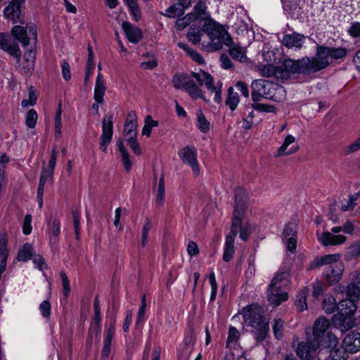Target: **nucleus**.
I'll return each mask as SVG.
<instances>
[{"instance_id":"nucleus-58","label":"nucleus","mask_w":360,"mask_h":360,"mask_svg":"<svg viewBox=\"0 0 360 360\" xmlns=\"http://www.w3.org/2000/svg\"><path fill=\"white\" fill-rule=\"evenodd\" d=\"M34 61L30 60V58H27V60H24L22 70L25 75H30L34 70Z\"/></svg>"},{"instance_id":"nucleus-14","label":"nucleus","mask_w":360,"mask_h":360,"mask_svg":"<svg viewBox=\"0 0 360 360\" xmlns=\"http://www.w3.org/2000/svg\"><path fill=\"white\" fill-rule=\"evenodd\" d=\"M240 226L231 225V231L226 238L225 248L223 255L224 261L229 262L234 254V240L238 234V228Z\"/></svg>"},{"instance_id":"nucleus-25","label":"nucleus","mask_w":360,"mask_h":360,"mask_svg":"<svg viewBox=\"0 0 360 360\" xmlns=\"http://www.w3.org/2000/svg\"><path fill=\"white\" fill-rule=\"evenodd\" d=\"M106 87L102 75L99 72L97 75L94 89V99L98 103H102Z\"/></svg>"},{"instance_id":"nucleus-16","label":"nucleus","mask_w":360,"mask_h":360,"mask_svg":"<svg viewBox=\"0 0 360 360\" xmlns=\"http://www.w3.org/2000/svg\"><path fill=\"white\" fill-rule=\"evenodd\" d=\"M329 326V321L325 317H320L315 321L313 328V340L319 342V345H321Z\"/></svg>"},{"instance_id":"nucleus-36","label":"nucleus","mask_w":360,"mask_h":360,"mask_svg":"<svg viewBox=\"0 0 360 360\" xmlns=\"http://www.w3.org/2000/svg\"><path fill=\"white\" fill-rule=\"evenodd\" d=\"M258 70L260 74L264 77H275L276 79H278V65L274 66L271 64L261 65L259 66Z\"/></svg>"},{"instance_id":"nucleus-7","label":"nucleus","mask_w":360,"mask_h":360,"mask_svg":"<svg viewBox=\"0 0 360 360\" xmlns=\"http://www.w3.org/2000/svg\"><path fill=\"white\" fill-rule=\"evenodd\" d=\"M235 205L232 224L240 226L242 221V212L245 209L247 196L245 190L241 187H237L234 190Z\"/></svg>"},{"instance_id":"nucleus-1","label":"nucleus","mask_w":360,"mask_h":360,"mask_svg":"<svg viewBox=\"0 0 360 360\" xmlns=\"http://www.w3.org/2000/svg\"><path fill=\"white\" fill-rule=\"evenodd\" d=\"M348 53V49L343 47H332L318 45L315 55L312 57L305 56L309 75L323 70L334 61L344 60Z\"/></svg>"},{"instance_id":"nucleus-33","label":"nucleus","mask_w":360,"mask_h":360,"mask_svg":"<svg viewBox=\"0 0 360 360\" xmlns=\"http://www.w3.org/2000/svg\"><path fill=\"white\" fill-rule=\"evenodd\" d=\"M338 304L333 296L324 298L322 302V308L326 314H333L338 310Z\"/></svg>"},{"instance_id":"nucleus-11","label":"nucleus","mask_w":360,"mask_h":360,"mask_svg":"<svg viewBox=\"0 0 360 360\" xmlns=\"http://www.w3.org/2000/svg\"><path fill=\"white\" fill-rule=\"evenodd\" d=\"M0 49L13 56L16 59L17 63L20 62L22 52L18 45L11 41L8 35L4 33H0Z\"/></svg>"},{"instance_id":"nucleus-57","label":"nucleus","mask_w":360,"mask_h":360,"mask_svg":"<svg viewBox=\"0 0 360 360\" xmlns=\"http://www.w3.org/2000/svg\"><path fill=\"white\" fill-rule=\"evenodd\" d=\"M39 309L41 313V315L48 318L51 314V304L49 301L44 300L39 305Z\"/></svg>"},{"instance_id":"nucleus-37","label":"nucleus","mask_w":360,"mask_h":360,"mask_svg":"<svg viewBox=\"0 0 360 360\" xmlns=\"http://www.w3.org/2000/svg\"><path fill=\"white\" fill-rule=\"evenodd\" d=\"M206 9L205 2L200 0L194 7L195 14H193V18L195 20L197 18L206 19L208 18L209 14L206 12Z\"/></svg>"},{"instance_id":"nucleus-19","label":"nucleus","mask_w":360,"mask_h":360,"mask_svg":"<svg viewBox=\"0 0 360 360\" xmlns=\"http://www.w3.org/2000/svg\"><path fill=\"white\" fill-rule=\"evenodd\" d=\"M319 241L323 246L337 245L344 243L347 237L343 235H334L329 231H324L318 236Z\"/></svg>"},{"instance_id":"nucleus-50","label":"nucleus","mask_w":360,"mask_h":360,"mask_svg":"<svg viewBox=\"0 0 360 360\" xmlns=\"http://www.w3.org/2000/svg\"><path fill=\"white\" fill-rule=\"evenodd\" d=\"M209 281H210L211 288H212L210 301L213 302L216 298L217 293V289H218V286H217V281L215 279V275H214V272H212L210 274Z\"/></svg>"},{"instance_id":"nucleus-27","label":"nucleus","mask_w":360,"mask_h":360,"mask_svg":"<svg viewBox=\"0 0 360 360\" xmlns=\"http://www.w3.org/2000/svg\"><path fill=\"white\" fill-rule=\"evenodd\" d=\"M191 79V76L187 74H176L173 76L172 82L175 89L185 90Z\"/></svg>"},{"instance_id":"nucleus-44","label":"nucleus","mask_w":360,"mask_h":360,"mask_svg":"<svg viewBox=\"0 0 360 360\" xmlns=\"http://www.w3.org/2000/svg\"><path fill=\"white\" fill-rule=\"evenodd\" d=\"M193 16V13H189L184 18L177 19L175 24L176 30H182L187 27L191 20H194Z\"/></svg>"},{"instance_id":"nucleus-45","label":"nucleus","mask_w":360,"mask_h":360,"mask_svg":"<svg viewBox=\"0 0 360 360\" xmlns=\"http://www.w3.org/2000/svg\"><path fill=\"white\" fill-rule=\"evenodd\" d=\"M359 194L358 193H356L352 195H350L349 199L347 202L346 204L342 205L341 210L342 212L349 211L352 210L355 205H356V201L359 198Z\"/></svg>"},{"instance_id":"nucleus-54","label":"nucleus","mask_w":360,"mask_h":360,"mask_svg":"<svg viewBox=\"0 0 360 360\" xmlns=\"http://www.w3.org/2000/svg\"><path fill=\"white\" fill-rule=\"evenodd\" d=\"M146 295H143L141 297V305L140 306L137 318H136V323L141 322L143 319L145 312H146Z\"/></svg>"},{"instance_id":"nucleus-46","label":"nucleus","mask_w":360,"mask_h":360,"mask_svg":"<svg viewBox=\"0 0 360 360\" xmlns=\"http://www.w3.org/2000/svg\"><path fill=\"white\" fill-rule=\"evenodd\" d=\"M37 120V113L34 109L30 110L26 115L25 123L30 128H34Z\"/></svg>"},{"instance_id":"nucleus-47","label":"nucleus","mask_w":360,"mask_h":360,"mask_svg":"<svg viewBox=\"0 0 360 360\" xmlns=\"http://www.w3.org/2000/svg\"><path fill=\"white\" fill-rule=\"evenodd\" d=\"M297 231L295 230V226L292 223L288 224L283 232V240L288 238L290 237H296Z\"/></svg>"},{"instance_id":"nucleus-28","label":"nucleus","mask_w":360,"mask_h":360,"mask_svg":"<svg viewBox=\"0 0 360 360\" xmlns=\"http://www.w3.org/2000/svg\"><path fill=\"white\" fill-rule=\"evenodd\" d=\"M309 292V289L307 288H304L300 290L297 295L295 305L297 310L300 312H302L307 309L306 299Z\"/></svg>"},{"instance_id":"nucleus-10","label":"nucleus","mask_w":360,"mask_h":360,"mask_svg":"<svg viewBox=\"0 0 360 360\" xmlns=\"http://www.w3.org/2000/svg\"><path fill=\"white\" fill-rule=\"evenodd\" d=\"M327 338L329 341L328 348H330L329 356L330 360H347L349 353L342 345H338V340L336 336L328 333Z\"/></svg>"},{"instance_id":"nucleus-15","label":"nucleus","mask_w":360,"mask_h":360,"mask_svg":"<svg viewBox=\"0 0 360 360\" xmlns=\"http://www.w3.org/2000/svg\"><path fill=\"white\" fill-rule=\"evenodd\" d=\"M342 346L349 354L360 350V333L354 330L350 332L345 337Z\"/></svg>"},{"instance_id":"nucleus-61","label":"nucleus","mask_w":360,"mask_h":360,"mask_svg":"<svg viewBox=\"0 0 360 360\" xmlns=\"http://www.w3.org/2000/svg\"><path fill=\"white\" fill-rule=\"evenodd\" d=\"M193 346H184L179 352L180 360H188L193 351Z\"/></svg>"},{"instance_id":"nucleus-6","label":"nucleus","mask_w":360,"mask_h":360,"mask_svg":"<svg viewBox=\"0 0 360 360\" xmlns=\"http://www.w3.org/2000/svg\"><path fill=\"white\" fill-rule=\"evenodd\" d=\"M191 76L196 79L200 86L205 84V86L210 91L215 93L214 98L215 102L218 103L221 102L222 83L221 82H218L217 84L214 85L213 77L210 73L203 70H200V73L192 72Z\"/></svg>"},{"instance_id":"nucleus-51","label":"nucleus","mask_w":360,"mask_h":360,"mask_svg":"<svg viewBox=\"0 0 360 360\" xmlns=\"http://www.w3.org/2000/svg\"><path fill=\"white\" fill-rule=\"evenodd\" d=\"M252 107L253 109L259 112H273L276 110V108L274 105L257 103L252 104Z\"/></svg>"},{"instance_id":"nucleus-12","label":"nucleus","mask_w":360,"mask_h":360,"mask_svg":"<svg viewBox=\"0 0 360 360\" xmlns=\"http://www.w3.org/2000/svg\"><path fill=\"white\" fill-rule=\"evenodd\" d=\"M344 269V264L341 262L329 266L324 272L327 284L328 285H332L338 283L342 278Z\"/></svg>"},{"instance_id":"nucleus-49","label":"nucleus","mask_w":360,"mask_h":360,"mask_svg":"<svg viewBox=\"0 0 360 360\" xmlns=\"http://www.w3.org/2000/svg\"><path fill=\"white\" fill-rule=\"evenodd\" d=\"M72 217H73V224H74V229H75V238L76 240H79V236H80V220H79V214L77 210L72 211Z\"/></svg>"},{"instance_id":"nucleus-35","label":"nucleus","mask_w":360,"mask_h":360,"mask_svg":"<svg viewBox=\"0 0 360 360\" xmlns=\"http://www.w3.org/2000/svg\"><path fill=\"white\" fill-rule=\"evenodd\" d=\"M50 231L52 234L50 237V244L52 246L57 245L58 243V236L60 232V225L58 220H53L52 224L50 226Z\"/></svg>"},{"instance_id":"nucleus-63","label":"nucleus","mask_w":360,"mask_h":360,"mask_svg":"<svg viewBox=\"0 0 360 360\" xmlns=\"http://www.w3.org/2000/svg\"><path fill=\"white\" fill-rule=\"evenodd\" d=\"M63 77L65 80L68 81L71 78L70 68V65L66 61L61 63Z\"/></svg>"},{"instance_id":"nucleus-4","label":"nucleus","mask_w":360,"mask_h":360,"mask_svg":"<svg viewBox=\"0 0 360 360\" xmlns=\"http://www.w3.org/2000/svg\"><path fill=\"white\" fill-rule=\"evenodd\" d=\"M202 31L207 33L211 40V46L215 50H220L223 45H231L232 38L226 29L212 20L205 22Z\"/></svg>"},{"instance_id":"nucleus-17","label":"nucleus","mask_w":360,"mask_h":360,"mask_svg":"<svg viewBox=\"0 0 360 360\" xmlns=\"http://www.w3.org/2000/svg\"><path fill=\"white\" fill-rule=\"evenodd\" d=\"M25 0H11L10 4L4 8V13L6 18L11 19L14 22L20 21L21 15V5Z\"/></svg>"},{"instance_id":"nucleus-52","label":"nucleus","mask_w":360,"mask_h":360,"mask_svg":"<svg viewBox=\"0 0 360 360\" xmlns=\"http://www.w3.org/2000/svg\"><path fill=\"white\" fill-rule=\"evenodd\" d=\"M60 276L62 280L63 295L65 297H68L70 292V286L68 278L64 271H60Z\"/></svg>"},{"instance_id":"nucleus-38","label":"nucleus","mask_w":360,"mask_h":360,"mask_svg":"<svg viewBox=\"0 0 360 360\" xmlns=\"http://www.w3.org/2000/svg\"><path fill=\"white\" fill-rule=\"evenodd\" d=\"M360 257V240L352 243L345 253V259L349 261Z\"/></svg>"},{"instance_id":"nucleus-23","label":"nucleus","mask_w":360,"mask_h":360,"mask_svg":"<svg viewBox=\"0 0 360 360\" xmlns=\"http://www.w3.org/2000/svg\"><path fill=\"white\" fill-rule=\"evenodd\" d=\"M295 141V139L292 135H288L284 139V141L281 147L278 149L277 154L275 157H281L285 155H292L299 150V146H295L287 150L288 147Z\"/></svg>"},{"instance_id":"nucleus-22","label":"nucleus","mask_w":360,"mask_h":360,"mask_svg":"<svg viewBox=\"0 0 360 360\" xmlns=\"http://www.w3.org/2000/svg\"><path fill=\"white\" fill-rule=\"evenodd\" d=\"M356 301L346 298L340 301L338 307V314L341 316H352L356 311L357 306Z\"/></svg>"},{"instance_id":"nucleus-53","label":"nucleus","mask_w":360,"mask_h":360,"mask_svg":"<svg viewBox=\"0 0 360 360\" xmlns=\"http://www.w3.org/2000/svg\"><path fill=\"white\" fill-rule=\"evenodd\" d=\"M115 323H114V322H112L110 323L109 328L108 329L106 335L104 339L103 345L111 347L112 339L115 335Z\"/></svg>"},{"instance_id":"nucleus-18","label":"nucleus","mask_w":360,"mask_h":360,"mask_svg":"<svg viewBox=\"0 0 360 360\" xmlns=\"http://www.w3.org/2000/svg\"><path fill=\"white\" fill-rule=\"evenodd\" d=\"M122 27L130 42L137 44L142 39V32L138 27L127 21H124Z\"/></svg>"},{"instance_id":"nucleus-59","label":"nucleus","mask_w":360,"mask_h":360,"mask_svg":"<svg viewBox=\"0 0 360 360\" xmlns=\"http://www.w3.org/2000/svg\"><path fill=\"white\" fill-rule=\"evenodd\" d=\"M136 128H137V123H136V122L131 123L129 122H126V123L124 124V132L126 134V136H128L129 137L131 135H133L132 133L134 134V132H137Z\"/></svg>"},{"instance_id":"nucleus-31","label":"nucleus","mask_w":360,"mask_h":360,"mask_svg":"<svg viewBox=\"0 0 360 360\" xmlns=\"http://www.w3.org/2000/svg\"><path fill=\"white\" fill-rule=\"evenodd\" d=\"M185 91L194 99L200 98L205 100V98L202 96V91L192 79L188 82Z\"/></svg>"},{"instance_id":"nucleus-55","label":"nucleus","mask_w":360,"mask_h":360,"mask_svg":"<svg viewBox=\"0 0 360 360\" xmlns=\"http://www.w3.org/2000/svg\"><path fill=\"white\" fill-rule=\"evenodd\" d=\"M340 255L337 254L327 255L321 257L323 265L330 264L333 265L335 263H338L337 260L339 259Z\"/></svg>"},{"instance_id":"nucleus-60","label":"nucleus","mask_w":360,"mask_h":360,"mask_svg":"<svg viewBox=\"0 0 360 360\" xmlns=\"http://www.w3.org/2000/svg\"><path fill=\"white\" fill-rule=\"evenodd\" d=\"M201 35L202 34L200 31L195 32L194 30H190L187 33V37L189 41L195 44L200 42L201 39Z\"/></svg>"},{"instance_id":"nucleus-8","label":"nucleus","mask_w":360,"mask_h":360,"mask_svg":"<svg viewBox=\"0 0 360 360\" xmlns=\"http://www.w3.org/2000/svg\"><path fill=\"white\" fill-rule=\"evenodd\" d=\"M178 155L182 162L192 168L194 174L198 175L200 167L197 160V150L192 146H186L179 150Z\"/></svg>"},{"instance_id":"nucleus-2","label":"nucleus","mask_w":360,"mask_h":360,"mask_svg":"<svg viewBox=\"0 0 360 360\" xmlns=\"http://www.w3.org/2000/svg\"><path fill=\"white\" fill-rule=\"evenodd\" d=\"M243 320L248 326L256 330L255 338L257 342H261L265 340L269 333V323L265 321L258 305L252 304L244 308Z\"/></svg>"},{"instance_id":"nucleus-34","label":"nucleus","mask_w":360,"mask_h":360,"mask_svg":"<svg viewBox=\"0 0 360 360\" xmlns=\"http://www.w3.org/2000/svg\"><path fill=\"white\" fill-rule=\"evenodd\" d=\"M162 15L169 18H176L184 13V8L179 4H174L165 10V13H160Z\"/></svg>"},{"instance_id":"nucleus-30","label":"nucleus","mask_w":360,"mask_h":360,"mask_svg":"<svg viewBox=\"0 0 360 360\" xmlns=\"http://www.w3.org/2000/svg\"><path fill=\"white\" fill-rule=\"evenodd\" d=\"M55 166L52 167L48 165L47 168L42 170L40 176L39 183L37 189L44 190V185L46 182L52 181L53 173Z\"/></svg>"},{"instance_id":"nucleus-40","label":"nucleus","mask_w":360,"mask_h":360,"mask_svg":"<svg viewBox=\"0 0 360 360\" xmlns=\"http://www.w3.org/2000/svg\"><path fill=\"white\" fill-rule=\"evenodd\" d=\"M346 295L348 299H352L353 300L357 302L360 296L359 286L354 283H349L347 286Z\"/></svg>"},{"instance_id":"nucleus-24","label":"nucleus","mask_w":360,"mask_h":360,"mask_svg":"<svg viewBox=\"0 0 360 360\" xmlns=\"http://www.w3.org/2000/svg\"><path fill=\"white\" fill-rule=\"evenodd\" d=\"M229 47V53L231 58L240 63H244L247 60L246 49L239 45L235 44L232 40L231 45H226Z\"/></svg>"},{"instance_id":"nucleus-43","label":"nucleus","mask_w":360,"mask_h":360,"mask_svg":"<svg viewBox=\"0 0 360 360\" xmlns=\"http://www.w3.org/2000/svg\"><path fill=\"white\" fill-rule=\"evenodd\" d=\"M136 135H137V132H134V134H133V135H131V136H129L127 141L129 144V146H130V148H131V150H133V152L137 155H140L141 154V147L139 146V143H138L137 140H136Z\"/></svg>"},{"instance_id":"nucleus-48","label":"nucleus","mask_w":360,"mask_h":360,"mask_svg":"<svg viewBox=\"0 0 360 360\" xmlns=\"http://www.w3.org/2000/svg\"><path fill=\"white\" fill-rule=\"evenodd\" d=\"M283 321L281 319H275L273 325V331L275 337L280 339L283 337Z\"/></svg>"},{"instance_id":"nucleus-13","label":"nucleus","mask_w":360,"mask_h":360,"mask_svg":"<svg viewBox=\"0 0 360 360\" xmlns=\"http://www.w3.org/2000/svg\"><path fill=\"white\" fill-rule=\"evenodd\" d=\"M267 299L271 304L278 307L288 299V294L283 291L281 286H271L270 284L267 289Z\"/></svg>"},{"instance_id":"nucleus-21","label":"nucleus","mask_w":360,"mask_h":360,"mask_svg":"<svg viewBox=\"0 0 360 360\" xmlns=\"http://www.w3.org/2000/svg\"><path fill=\"white\" fill-rule=\"evenodd\" d=\"M333 323L335 328L344 332L350 330L354 326V321L352 316L336 314L333 317Z\"/></svg>"},{"instance_id":"nucleus-41","label":"nucleus","mask_w":360,"mask_h":360,"mask_svg":"<svg viewBox=\"0 0 360 360\" xmlns=\"http://www.w3.org/2000/svg\"><path fill=\"white\" fill-rule=\"evenodd\" d=\"M197 127L202 133H207L210 129V122L201 111L198 113Z\"/></svg>"},{"instance_id":"nucleus-56","label":"nucleus","mask_w":360,"mask_h":360,"mask_svg":"<svg viewBox=\"0 0 360 360\" xmlns=\"http://www.w3.org/2000/svg\"><path fill=\"white\" fill-rule=\"evenodd\" d=\"M32 216L30 214L25 215L23 226H22V231L24 234L29 235L32 231Z\"/></svg>"},{"instance_id":"nucleus-20","label":"nucleus","mask_w":360,"mask_h":360,"mask_svg":"<svg viewBox=\"0 0 360 360\" xmlns=\"http://www.w3.org/2000/svg\"><path fill=\"white\" fill-rule=\"evenodd\" d=\"M305 36L297 32L290 34H285L282 39L281 43L288 49H300L304 42Z\"/></svg>"},{"instance_id":"nucleus-26","label":"nucleus","mask_w":360,"mask_h":360,"mask_svg":"<svg viewBox=\"0 0 360 360\" xmlns=\"http://www.w3.org/2000/svg\"><path fill=\"white\" fill-rule=\"evenodd\" d=\"M11 34L18 41L22 43L24 47L27 46L30 44V41L32 39V37H27L26 29L20 25L13 27Z\"/></svg>"},{"instance_id":"nucleus-39","label":"nucleus","mask_w":360,"mask_h":360,"mask_svg":"<svg viewBox=\"0 0 360 360\" xmlns=\"http://www.w3.org/2000/svg\"><path fill=\"white\" fill-rule=\"evenodd\" d=\"M288 277L289 271L286 269H281L273 278L270 284H271V286L280 285L283 288L282 283H286Z\"/></svg>"},{"instance_id":"nucleus-3","label":"nucleus","mask_w":360,"mask_h":360,"mask_svg":"<svg viewBox=\"0 0 360 360\" xmlns=\"http://www.w3.org/2000/svg\"><path fill=\"white\" fill-rule=\"evenodd\" d=\"M251 88V96L255 102L259 101L261 98L279 102L281 100V94L285 91L283 86L264 79L255 80Z\"/></svg>"},{"instance_id":"nucleus-64","label":"nucleus","mask_w":360,"mask_h":360,"mask_svg":"<svg viewBox=\"0 0 360 360\" xmlns=\"http://www.w3.org/2000/svg\"><path fill=\"white\" fill-rule=\"evenodd\" d=\"M349 32L354 37H360V22H356L352 24Z\"/></svg>"},{"instance_id":"nucleus-9","label":"nucleus","mask_w":360,"mask_h":360,"mask_svg":"<svg viewBox=\"0 0 360 360\" xmlns=\"http://www.w3.org/2000/svg\"><path fill=\"white\" fill-rule=\"evenodd\" d=\"M112 115H105L102 121V134L101 136L100 149L105 153L110 143L113 133Z\"/></svg>"},{"instance_id":"nucleus-29","label":"nucleus","mask_w":360,"mask_h":360,"mask_svg":"<svg viewBox=\"0 0 360 360\" xmlns=\"http://www.w3.org/2000/svg\"><path fill=\"white\" fill-rule=\"evenodd\" d=\"M240 101L239 96L237 92L234 91V89L230 86L227 91V97L225 100V103L228 105L231 110H236Z\"/></svg>"},{"instance_id":"nucleus-62","label":"nucleus","mask_w":360,"mask_h":360,"mask_svg":"<svg viewBox=\"0 0 360 360\" xmlns=\"http://www.w3.org/2000/svg\"><path fill=\"white\" fill-rule=\"evenodd\" d=\"M221 65L224 69L228 70L233 67V63L226 53H222L220 56Z\"/></svg>"},{"instance_id":"nucleus-42","label":"nucleus","mask_w":360,"mask_h":360,"mask_svg":"<svg viewBox=\"0 0 360 360\" xmlns=\"http://www.w3.org/2000/svg\"><path fill=\"white\" fill-rule=\"evenodd\" d=\"M240 338V333L236 328L231 326L229 330V335L226 340V347H229L231 344H236Z\"/></svg>"},{"instance_id":"nucleus-32","label":"nucleus","mask_w":360,"mask_h":360,"mask_svg":"<svg viewBox=\"0 0 360 360\" xmlns=\"http://www.w3.org/2000/svg\"><path fill=\"white\" fill-rule=\"evenodd\" d=\"M33 255V248L30 243H25L18 252L17 259L20 262H26Z\"/></svg>"},{"instance_id":"nucleus-5","label":"nucleus","mask_w":360,"mask_h":360,"mask_svg":"<svg viewBox=\"0 0 360 360\" xmlns=\"http://www.w3.org/2000/svg\"><path fill=\"white\" fill-rule=\"evenodd\" d=\"M308 68L305 57L297 60L284 59L280 65H278V79L288 80L295 75H309Z\"/></svg>"}]
</instances>
